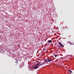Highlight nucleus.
I'll return each mask as SVG.
<instances>
[{"label":"nucleus","instance_id":"1","mask_svg":"<svg viewBox=\"0 0 74 74\" xmlns=\"http://www.w3.org/2000/svg\"><path fill=\"white\" fill-rule=\"evenodd\" d=\"M39 64H36L34 67L33 68V69H38L39 67L37 66H39Z\"/></svg>","mask_w":74,"mask_h":74},{"label":"nucleus","instance_id":"2","mask_svg":"<svg viewBox=\"0 0 74 74\" xmlns=\"http://www.w3.org/2000/svg\"><path fill=\"white\" fill-rule=\"evenodd\" d=\"M59 44L60 45V46H61L62 47H64V45H63L60 42L59 43Z\"/></svg>","mask_w":74,"mask_h":74},{"label":"nucleus","instance_id":"3","mask_svg":"<svg viewBox=\"0 0 74 74\" xmlns=\"http://www.w3.org/2000/svg\"><path fill=\"white\" fill-rule=\"evenodd\" d=\"M48 62H51V61H52V59L50 58L49 59H48Z\"/></svg>","mask_w":74,"mask_h":74},{"label":"nucleus","instance_id":"4","mask_svg":"<svg viewBox=\"0 0 74 74\" xmlns=\"http://www.w3.org/2000/svg\"><path fill=\"white\" fill-rule=\"evenodd\" d=\"M52 41L51 40H49L47 41V42H49V43H51Z\"/></svg>","mask_w":74,"mask_h":74},{"label":"nucleus","instance_id":"5","mask_svg":"<svg viewBox=\"0 0 74 74\" xmlns=\"http://www.w3.org/2000/svg\"><path fill=\"white\" fill-rule=\"evenodd\" d=\"M45 61L46 63H48V62H49L48 61V60H47V59H45Z\"/></svg>","mask_w":74,"mask_h":74},{"label":"nucleus","instance_id":"6","mask_svg":"<svg viewBox=\"0 0 74 74\" xmlns=\"http://www.w3.org/2000/svg\"><path fill=\"white\" fill-rule=\"evenodd\" d=\"M44 63H45V62L42 63L40 64L39 66H42V65H43V64H44Z\"/></svg>","mask_w":74,"mask_h":74},{"label":"nucleus","instance_id":"7","mask_svg":"<svg viewBox=\"0 0 74 74\" xmlns=\"http://www.w3.org/2000/svg\"><path fill=\"white\" fill-rule=\"evenodd\" d=\"M69 71H70L71 73H73V72H72L70 70H69Z\"/></svg>","mask_w":74,"mask_h":74},{"label":"nucleus","instance_id":"8","mask_svg":"<svg viewBox=\"0 0 74 74\" xmlns=\"http://www.w3.org/2000/svg\"><path fill=\"white\" fill-rule=\"evenodd\" d=\"M55 56V57H57V55H56Z\"/></svg>","mask_w":74,"mask_h":74},{"label":"nucleus","instance_id":"9","mask_svg":"<svg viewBox=\"0 0 74 74\" xmlns=\"http://www.w3.org/2000/svg\"><path fill=\"white\" fill-rule=\"evenodd\" d=\"M70 44H71V45H72V44H71V42H70Z\"/></svg>","mask_w":74,"mask_h":74},{"label":"nucleus","instance_id":"10","mask_svg":"<svg viewBox=\"0 0 74 74\" xmlns=\"http://www.w3.org/2000/svg\"><path fill=\"white\" fill-rule=\"evenodd\" d=\"M54 56H55V55H54Z\"/></svg>","mask_w":74,"mask_h":74},{"label":"nucleus","instance_id":"11","mask_svg":"<svg viewBox=\"0 0 74 74\" xmlns=\"http://www.w3.org/2000/svg\"><path fill=\"white\" fill-rule=\"evenodd\" d=\"M37 62H38V61H37Z\"/></svg>","mask_w":74,"mask_h":74}]
</instances>
